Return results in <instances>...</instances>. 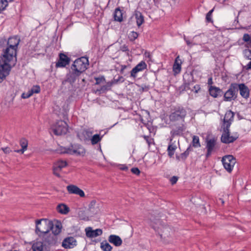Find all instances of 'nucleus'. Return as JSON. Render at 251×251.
Here are the masks:
<instances>
[{
	"label": "nucleus",
	"instance_id": "nucleus-1",
	"mask_svg": "<svg viewBox=\"0 0 251 251\" xmlns=\"http://www.w3.org/2000/svg\"><path fill=\"white\" fill-rule=\"evenodd\" d=\"M20 42L17 37H10L7 42L8 47L4 50L0 58V82L7 76L11 69V62L16 57V50Z\"/></svg>",
	"mask_w": 251,
	"mask_h": 251
},
{
	"label": "nucleus",
	"instance_id": "nucleus-2",
	"mask_svg": "<svg viewBox=\"0 0 251 251\" xmlns=\"http://www.w3.org/2000/svg\"><path fill=\"white\" fill-rule=\"evenodd\" d=\"M234 113L231 110H229L225 114L224 118L223 120L221 128L223 130V133L221 137V141L225 144L232 143L235 141L238 136H230L229 127L233 121Z\"/></svg>",
	"mask_w": 251,
	"mask_h": 251
},
{
	"label": "nucleus",
	"instance_id": "nucleus-3",
	"mask_svg": "<svg viewBox=\"0 0 251 251\" xmlns=\"http://www.w3.org/2000/svg\"><path fill=\"white\" fill-rule=\"evenodd\" d=\"M51 226L52 222L47 219L37 220L36 221L35 232L38 235L39 237H40L43 234L50 232Z\"/></svg>",
	"mask_w": 251,
	"mask_h": 251
},
{
	"label": "nucleus",
	"instance_id": "nucleus-4",
	"mask_svg": "<svg viewBox=\"0 0 251 251\" xmlns=\"http://www.w3.org/2000/svg\"><path fill=\"white\" fill-rule=\"evenodd\" d=\"M88 64V58L82 57L76 59L71 68L81 74L87 69Z\"/></svg>",
	"mask_w": 251,
	"mask_h": 251
},
{
	"label": "nucleus",
	"instance_id": "nucleus-5",
	"mask_svg": "<svg viewBox=\"0 0 251 251\" xmlns=\"http://www.w3.org/2000/svg\"><path fill=\"white\" fill-rule=\"evenodd\" d=\"M149 223L150 225L154 229V230L159 232V229L162 231V233L165 231H168L169 229V227L163 225L159 219H156L152 215H149L148 217Z\"/></svg>",
	"mask_w": 251,
	"mask_h": 251
},
{
	"label": "nucleus",
	"instance_id": "nucleus-6",
	"mask_svg": "<svg viewBox=\"0 0 251 251\" xmlns=\"http://www.w3.org/2000/svg\"><path fill=\"white\" fill-rule=\"evenodd\" d=\"M52 131L56 135L65 134L68 131V125L64 121H58L52 127Z\"/></svg>",
	"mask_w": 251,
	"mask_h": 251
},
{
	"label": "nucleus",
	"instance_id": "nucleus-7",
	"mask_svg": "<svg viewBox=\"0 0 251 251\" xmlns=\"http://www.w3.org/2000/svg\"><path fill=\"white\" fill-rule=\"evenodd\" d=\"M39 237L44 242V244L48 247L49 249L50 246L55 245L58 240L57 236L50 233V231L43 234Z\"/></svg>",
	"mask_w": 251,
	"mask_h": 251
},
{
	"label": "nucleus",
	"instance_id": "nucleus-8",
	"mask_svg": "<svg viewBox=\"0 0 251 251\" xmlns=\"http://www.w3.org/2000/svg\"><path fill=\"white\" fill-rule=\"evenodd\" d=\"M186 115V110L183 107H178L176 108L174 111L170 114L169 118L171 121H176L180 120L183 121Z\"/></svg>",
	"mask_w": 251,
	"mask_h": 251
},
{
	"label": "nucleus",
	"instance_id": "nucleus-9",
	"mask_svg": "<svg viewBox=\"0 0 251 251\" xmlns=\"http://www.w3.org/2000/svg\"><path fill=\"white\" fill-rule=\"evenodd\" d=\"M222 161L225 169L229 173L232 171L236 163L235 158L231 155L224 156Z\"/></svg>",
	"mask_w": 251,
	"mask_h": 251
},
{
	"label": "nucleus",
	"instance_id": "nucleus-10",
	"mask_svg": "<svg viewBox=\"0 0 251 251\" xmlns=\"http://www.w3.org/2000/svg\"><path fill=\"white\" fill-rule=\"evenodd\" d=\"M237 97V88L235 86V83H232L229 86V89L226 91L224 95V100L230 101L234 100Z\"/></svg>",
	"mask_w": 251,
	"mask_h": 251
},
{
	"label": "nucleus",
	"instance_id": "nucleus-11",
	"mask_svg": "<svg viewBox=\"0 0 251 251\" xmlns=\"http://www.w3.org/2000/svg\"><path fill=\"white\" fill-rule=\"evenodd\" d=\"M235 83L236 86L237 93L239 91L240 94L243 98L248 99L250 97V89L244 83Z\"/></svg>",
	"mask_w": 251,
	"mask_h": 251
},
{
	"label": "nucleus",
	"instance_id": "nucleus-12",
	"mask_svg": "<svg viewBox=\"0 0 251 251\" xmlns=\"http://www.w3.org/2000/svg\"><path fill=\"white\" fill-rule=\"evenodd\" d=\"M85 153L84 148L80 145H74L70 147L69 154L71 155H84Z\"/></svg>",
	"mask_w": 251,
	"mask_h": 251
},
{
	"label": "nucleus",
	"instance_id": "nucleus-13",
	"mask_svg": "<svg viewBox=\"0 0 251 251\" xmlns=\"http://www.w3.org/2000/svg\"><path fill=\"white\" fill-rule=\"evenodd\" d=\"M68 164L66 161H64L62 160H60L54 163L53 167V173L56 176L60 177V175L59 174V172L61 171V170L66 167Z\"/></svg>",
	"mask_w": 251,
	"mask_h": 251
},
{
	"label": "nucleus",
	"instance_id": "nucleus-14",
	"mask_svg": "<svg viewBox=\"0 0 251 251\" xmlns=\"http://www.w3.org/2000/svg\"><path fill=\"white\" fill-rule=\"evenodd\" d=\"M80 75V73L76 72V71L71 68L69 73L66 75V79L63 82V83H64L65 82H68L72 85Z\"/></svg>",
	"mask_w": 251,
	"mask_h": 251
},
{
	"label": "nucleus",
	"instance_id": "nucleus-15",
	"mask_svg": "<svg viewBox=\"0 0 251 251\" xmlns=\"http://www.w3.org/2000/svg\"><path fill=\"white\" fill-rule=\"evenodd\" d=\"M206 148L207 149L206 157L207 158L211 155L212 152L216 148V140L214 138L206 139Z\"/></svg>",
	"mask_w": 251,
	"mask_h": 251
},
{
	"label": "nucleus",
	"instance_id": "nucleus-16",
	"mask_svg": "<svg viewBox=\"0 0 251 251\" xmlns=\"http://www.w3.org/2000/svg\"><path fill=\"white\" fill-rule=\"evenodd\" d=\"M86 235L88 238H95L100 236L102 233V230L100 228L93 230L91 227H87L85 228Z\"/></svg>",
	"mask_w": 251,
	"mask_h": 251
},
{
	"label": "nucleus",
	"instance_id": "nucleus-17",
	"mask_svg": "<svg viewBox=\"0 0 251 251\" xmlns=\"http://www.w3.org/2000/svg\"><path fill=\"white\" fill-rule=\"evenodd\" d=\"M67 190L70 194H74L79 195L81 197H84V192L75 185H69L67 186Z\"/></svg>",
	"mask_w": 251,
	"mask_h": 251
},
{
	"label": "nucleus",
	"instance_id": "nucleus-18",
	"mask_svg": "<svg viewBox=\"0 0 251 251\" xmlns=\"http://www.w3.org/2000/svg\"><path fill=\"white\" fill-rule=\"evenodd\" d=\"M147 64L144 61H141L131 71V76L134 78L136 77V74L147 68Z\"/></svg>",
	"mask_w": 251,
	"mask_h": 251
},
{
	"label": "nucleus",
	"instance_id": "nucleus-19",
	"mask_svg": "<svg viewBox=\"0 0 251 251\" xmlns=\"http://www.w3.org/2000/svg\"><path fill=\"white\" fill-rule=\"evenodd\" d=\"M92 132L87 130H82L77 133V136L80 140L86 142L90 140L92 137Z\"/></svg>",
	"mask_w": 251,
	"mask_h": 251
},
{
	"label": "nucleus",
	"instance_id": "nucleus-20",
	"mask_svg": "<svg viewBox=\"0 0 251 251\" xmlns=\"http://www.w3.org/2000/svg\"><path fill=\"white\" fill-rule=\"evenodd\" d=\"M70 59L65 54L60 53L59 55V60L56 64L57 67H64L69 64Z\"/></svg>",
	"mask_w": 251,
	"mask_h": 251
},
{
	"label": "nucleus",
	"instance_id": "nucleus-21",
	"mask_svg": "<svg viewBox=\"0 0 251 251\" xmlns=\"http://www.w3.org/2000/svg\"><path fill=\"white\" fill-rule=\"evenodd\" d=\"M33 251H49L48 247L42 241H38L33 244L32 247Z\"/></svg>",
	"mask_w": 251,
	"mask_h": 251
},
{
	"label": "nucleus",
	"instance_id": "nucleus-22",
	"mask_svg": "<svg viewBox=\"0 0 251 251\" xmlns=\"http://www.w3.org/2000/svg\"><path fill=\"white\" fill-rule=\"evenodd\" d=\"M76 245V241L72 237H68L64 240L62 242V246L66 249L74 248Z\"/></svg>",
	"mask_w": 251,
	"mask_h": 251
},
{
	"label": "nucleus",
	"instance_id": "nucleus-23",
	"mask_svg": "<svg viewBox=\"0 0 251 251\" xmlns=\"http://www.w3.org/2000/svg\"><path fill=\"white\" fill-rule=\"evenodd\" d=\"M108 241L116 247L120 246L123 243L121 238L118 235H110L108 238Z\"/></svg>",
	"mask_w": 251,
	"mask_h": 251
},
{
	"label": "nucleus",
	"instance_id": "nucleus-24",
	"mask_svg": "<svg viewBox=\"0 0 251 251\" xmlns=\"http://www.w3.org/2000/svg\"><path fill=\"white\" fill-rule=\"evenodd\" d=\"M186 127L184 124H181V126L176 127V128H173L171 131L172 136L174 137L175 136H180L182 135Z\"/></svg>",
	"mask_w": 251,
	"mask_h": 251
},
{
	"label": "nucleus",
	"instance_id": "nucleus-25",
	"mask_svg": "<svg viewBox=\"0 0 251 251\" xmlns=\"http://www.w3.org/2000/svg\"><path fill=\"white\" fill-rule=\"evenodd\" d=\"M182 62L178 56L175 59V63L173 65V71L175 74H178L181 71V64Z\"/></svg>",
	"mask_w": 251,
	"mask_h": 251
},
{
	"label": "nucleus",
	"instance_id": "nucleus-26",
	"mask_svg": "<svg viewBox=\"0 0 251 251\" xmlns=\"http://www.w3.org/2000/svg\"><path fill=\"white\" fill-rule=\"evenodd\" d=\"M57 211L63 214H66L69 212V208L65 204H59L56 207Z\"/></svg>",
	"mask_w": 251,
	"mask_h": 251
},
{
	"label": "nucleus",
	"instance_id": "nucleus-27",
	"mask_svg": "<svg viewBox=\"0 0 251 251\" xmlns=\"http://www.w3.org/2000/svg\"><path fill=\"white\" fill-rule=\"evenodd\" d=\"M89 210L92 214H96L99 211L98 206L95 201H92L89 205Z\"/></svg>",
	"mask_w": 251,
	"mask_h": 251
},
{
	"label": "nucleus",
	"instance_id": "nucleus-28",
	"mask_svg": "<svg viewBox=\"0 0 251 251\" xmlns=\"http://www.w3.org/2000/svg\"><path fill=\"white\" fill-rule=\"evenodd\" d=\"M210 95L214 98H217L221 92L220 89L215 86H210L209 89Z\"/></svg>",
	"mask_w": 251,
	"mask_h": 251
},
{
	"label": "nucleus",
	"instance_id": "nucleus-29",
	"mask_svg": "<svg viewBox=\"0 0 251 251\" xmlns=\"http://www.w3.org/2000/svg\"><path fill=\"white\" fill-rule=\"evenodd\" d=\"M114 20L116 21L122 22L123 21V13L122 11L119 8H117L114 14Z\"/></svg>",
	"mask_w": 251,
	"mask_h": 251
},
{
	"label": "nucleus",
	"instance_id": "nucleus-30",
	"mask_svg": "<svg viewBox=\"0 0 251 251\" xmlns=\"http://www.w3.org/2000/svg\"><path fill=\"white\" fill-rule=\"evenodd\" d=\"M136 23L138 26H140L144 22V17L141 12L136 11L135 13Z\"/></svg>",
	"mask_w": 251,
	"mask_h": 251
},
{
	"label": "nucleus",
	"instance_id": "nucleus-31",
	"mask_svg": "<svg viewBox=\"0 0 251 251\" xmlns=\"http://www.w3.org/2000/svg\"><path fill=\"white\" fill-rule=\"evenodd\" d=\"M100 248L103 251H111L112 249V247L106 241L101 243Z\"/></svg>",
	"mask_w": 251,
	"mask_h": 251
},
{
	"label": "nucleus",
	"instance_id": "nucleus-32",
	"mask_svg": "<svg viewBox=\"0 0 251 251\" xmlns=\"http://www.w3.org/2000/svg\"><path fill=\"white\" fill-rule=\"evenodd\" d=\"M176 149V146L173 144H170L168 147V155L170 157H172L174 154L175 151Z\"/></svg>",
	"mask_w": 251,
	"mask_h": 251
},
{
	"label": "nucleus",
	"instance_id": "nucleus-33",
	"mask_svg": "<svg viewBox=\"0 0 251 251\" xmlns=\"http://www.w3.org/2000/svg\"><path fill=\"white\" fill-rule=\"evenodd\" d=\"M101 139V137H100L99 134H95L92 136L90 138L91 143L92 145H95L100 142Z\"/></svg>",
	"mask_w": 251,
	"mask_h": 251
},
{
	"label": "nucleus",
	"instance_id": "nucleus-34",
	"mask_svg": "<svg viewBox=\"0 0 251 251\" xmlns=\"http://www.w3.org/2000/svg\"><path fill=\"white\" fill-rule=\"evenodd\" d=\"M192 145L195 148H198L201 146L199 138L198 136L196 135H194L193 136Z\"/></svg>",
	"mask_w": 251,
	"mask_h": 251
},
{
	"label": "nucleus",
	"instance_id": "nucleus-35",
	"mask_svg": "<svg viewBox=\"0 0 251 251\" xmlns=\"http://www.w3.org/2000/svg\"><path fill=\"white\" fill-rule=\"evenodd\" d=\"M70 150V147L65 148L63 147H60L58 149H56V151L57 152L59 153H67L69 154V151Z\"/></svg>",
	"mask_w": 251,
	"mask_h": 251
},
{
	"label": "nucleus",
	"instance_id": "nucleus-36",
	"mask_svg": "<svg viewBox=\"0 0 251 251\" xmlns=\"http://www.w3.org/2000/svg\"><path fill=\"white\" fill-rule=\"evenodd\" d=\"M50 230H51V232H50V233L54 234L56 236H57L61 232V228H55L52 223L51 227H50Z\"/></svg>",
	"mask_w": 251,
	"mask_h": 251
},
{
	"label": "nucleus",
	"instance_id": "nucleus-37",
	"mask_svg": "<svg viewBox=\"0 0 251 251\" xmlns=\"http://www.w3.org/2000/svg\"><path fill=\"white\" fill-rule=\"evenodd\" d=\"M29 91L32 95L34 93H39L40 91V88L38 85L33 86Z\"/></svg>",
	"mask_w": 251,
	"mask_h": 251
},
{
	"label": "nucleus",
	"instance_id": "nucleus-38",
	"mask_svg": "<svg viewBox=\"0 0 251 251\" xmlns=\"http://www.w3.org/2000/svg\"><path fill=\"white\" fill-rule=\"evenodd\" d=\"M138 37V34L136 32L132 31L128 35V38L130 41H134Z\"/></svg>",
	"mask_w": 251,
	"mask_h": 251
},
{
	"label": "nucleus",
	"instance_id": "nucleus-39",
	"mask_svg": "<svg viewBox=\"0 0 251 251\" xmlns=\"http://www.w3.org/2000/svg\"><path fill=\"white\" fill-rule=\"evenodd\" d=\"M243 53L246 58L251 60V49L245 50Z\"/></svg>",
	"mask_w": 251,
	"mask_h": 251
},
{
	"label": "nucleus",
	"instance_id": "nucleus-40",
	"mask_svg": "<svg viewBox=\"0 0 251 251\" xmlns=\"http://www.w3.org/2000/svg\"><path fill=\"white\" fill-rule=\"evenodd\" d=\"M8 5L7 0H0V10H4Z\"/></svg>",
	"mask_w": 251,
	"mask_h": 251
},
{
	"label": "nucleus",
	"instance_id": "nucleus-41",
	"mask_svg": "<svg viewBox=\"0 0 251 251\" xmlns=\"http://www.w3.org/2000/svg\"><path fill=\"white\" fill-rule=\"evenodd\" d=\"M20 145L22 148L27 149L28 142L27 140L23 138L20 141Z\"/></svg>",
	"mask_w": 251,
	"mask_h": 251
},
{
	"label": "nucleus",
	"instance_id": "nucleus-42",
	"mask_svg": "<svg viewBox=\"0 0 251 251\" xmlns=\"http://www.w3.org/2000/svg\"><path fill=\"white\" fill-rule=\"evenodd\" d=\"M243 40L246 42H249L251 44V38L248 34H245L243 37Z\"/></svg>",
	"mask_w": 251,
	"mask_h": 251
},
{
	"label": "nucleus",
	"instance_id": "nucleus-43",
	"mask_svg": "<svg viewBox=\"0 0 251 251\" xmlns=\"http://www.w3.org/2000/svg\"><path fill=\"white\" fill-rule=\"evenodd\" d=\"M95 80L96 81V84L98 85L105 81V78L103 76L100 77H96Z\"/></svg>",
	"mask_w": 251,
	"mask_h": 251
},
{
	"label": "nucleus",
	"instance_id": "nucleus-44",
	"mask_svg": "<svg viewBox=\"0 0 251 251\" xmlns=\"http://www.w3.org/2000/svg\"><path fill=\"white\" fill-rule=\"evenodd\" d=\"M213 9H212V10H210L206 14V19L208 22H210L212 21L211 16V14H212V13L213 12Z\"/></svg>",
	"mask_w": 251,
	"mask_h": 251
},
{
	"label": "nucleus",
	"instance_id": "nucleus-45",
	"mask_svg": "<svg viewBox=\"0 0 251 251\" xmlns=\"http://www.w3.org/2000/svg\"><path fill=\"white\" fill-rule=\"evenodd\" d=\"M32 95H31V93L28 91V92L27 93H23L22 94L21 97L23 99H27V98H29Z\"/></svg>",
	"mask_w": 251,
	"mask_h": 251
},
{
	"label": "nucleus",
	"instance_id": "nucleus-46",
	"mask_svg": "<svg viewBox=\"0 0 251 251\" xmlns=\"http://www.w3.org/2000/svg\"><path fill=\"white\" fill-rule=\"evenodd\" d=\"M131 171L134 174L139 175L140 173V171L138 168H133L131 169Z\"/></svg>",
	"mask_w": 251,
	"mask_h": 251
},
{
	"label": "nucleus",
	"instance_id": "nucleus-47",
	"mask_svg": "<svg viewBox=\"0 0 251 251\" xmlns=\"http://www.w3.org/2000/svg\"><path fill=\"white\" fill-rule=\"evenodd\" d=\"M83 211H80L78 215H79V217L82 220H85V221H87L88 220V217L86 216H84L83 215H82L83 213Z\"/></svg>",
	"mask_w": 251,
	"mask_h": 251
},
{
	"label": "nucleus",
	"instance_id": "nucleus-48",
	"mask_svg": "<svg viewBox=\"0 0 251 251\" xmlns=\"http://www.w3.org/2000/svg\"><path fill=\"white\" fill-rule=\"evenodd\" d=\"M178 177L177 176H174L170 179V181L172 184L174 185L177 182Z\"/></svg>",
	"mask_w": 251,
	"mask_h": 251
},
{
	"label": "nucleus",
	"instance_id": "nucleus-49",
	"mask_svg": "<svg viewBox=\"0 0 251 251\" xmlns=\"http://www.w3.org/2000/svg\"><path fill=\"white\" fill-rule=\"evenodd\" d=\"M201 89V87L199 85H196L194 86L193 89H192L193 91H194L195 93H197Z\"/></svg>",
	"mask_w": 251,
	"mask_h": 251
},
{
	"label": "nucleus",
	"instance_id": "nucleus-50",
	"mask_svg": "<svg viewBox=\"0 0 251 251\" xmlns=\"http://www.w3.org/2000/svg\"><path fill=\"white\" fill-rule=\"evenodd\" d=\"M1 150L3 151V152L6 153L8 154L11 152V150L9 147H6L4 148H1Z\"/></svg>",
	"mask_w": 251,
	"mask_h": 251
},
{
	"label": "nucleus",
	"instance_id": "nucleus-51",
	"mask_svg": "<svg viewBox=\"0 0 251 251\" xmlns=\"http://www.w3.org/2000/svg\"><path fill=\"white\" fill-rule=\"evenodd\" d=\"M121 50L123 51H128V46L126 45H124L122 46L120 48Z\"/></svg>",
	"mask_w": 251,
	"mask_h": 251
},
{
	"label": "nucleus",
	"instance_id": "nucleus-52",
	"mask_svg": "<svg viewBox=\"0 0 251 251\" xmlns=\"http://www.w3.org/2000/svg\"><path fill=\"white\" fill-rule=\"evenodd\" d=\"M119 169L121 170L127 171L128 170V167L125 165H120Z\"/></svg>",
	"mask_w": 251,
	"mask_h": 251
},
{
	"label": "nucleus",
	"instance_id": "nucleus-53",
	"mask_svg": "<svg viewBox=\"0 0 251 251\" xmlns=\"http://www.w3.org/2000/svg\"><path fill=\"white\" fill-rule=\"evenodd\" d=\"M189 154L188 151H185L184 152L182 153L181 154V157L183 158H185Z\"/></svg>",
	"mask_w": 251,
	"mask_h": 251
},
{
	"label": "nucleus",
	"instance_id": "nucleus-54",
	"mask_svg": "<svg viewBox=\"0 0 251 251\" xmlns=\"http://www.w3.org/2000/svg\"><path fill=\"white\" fill-rule=\"evenodd\" d=\"M144 138L146 140V142L149 144V145H150L151 143V139H150L149 137L148 136H144Z\"/></svg>",
	"mask_w": 251,
	"mask_h": 251
},
{
	"label": "nucleus",
	"instance_id": "nucleus-55",
	"mask_svg": "<svg viewBox=\"0 0 251 251\" xmlns=\"http://www.w3.org/2000/svg\"><path fill=\"white\" fill-rule=\"evenodd\" d=\"M245 68L247 70L251 69V61L246 66H245Z\"/></svg>",
	"mask_w": 251,
	"mask_h": 251
},
{
	"label": "nucleus",
	"instance_id": "nucleus-56",
	"mask_svg": "<svg viewBox=\"0 0 251 251\" xmlns=\"http://www.w3.org/2000/svg\"><path fill=\"white\" fill-rule=\"evenodd\" d=\"M127 66L126 65H122L121 66V73L123 74L124 70L126 69Z\"/></svg>",
	"mask_w": 251,
	"mask_h": 251
},
{
	"label": "nucleus",
	"instance_id": "nucleus-57",
	"mask_svg": "<svg viewBox=\"0 0 251 251\" xmlns=\"http://www.w3.org/2000/svg\"><path fill=\"white\" fill-rule=\"evenodd\" d=\"M213 83L212 82V78L211 77L209 78L208 80V84L209 85H211Z\"/></svg>",
	"mask_w": 251,
	"mask_h": 251
},
{
	"label": "nucleus",
	"instance_id": "nucleus-58",
	"mask_svg": "<svg viewBox=\"0 0 251 251\" xmlns=\"http://www.w3.org/2000/svg\"><path fill=\"white\" fill-rule=\"evenodd\" d=\"M54 227L55 228H61V225L60 223H58L57 224H56L54 226Z\"/></svg>",
	"mask_w": 251,
	"mask_h": 251
},
{
	"label": "nucleus",
	"instance_id": "nucleus-59",
	"mask_svg": "<svg viewBox=\"0 0 251 251\" xmlns=\"http://www.w3.org/2000/svg\"><path fill=\"white\" fill-rule=\"evenodd\" d=\"M25 150H26V149L22 148V149L20 150V152H21V153L23 154V153H24V152H25Z\"/></svg>",
	"mask_w": 251,
	"mask_h": 251
},
{
	"label": "nucleus",
	"instance_id": "nucleus-60",
	"mask_svg": "<svg viewBox=\"0 0 251 251\" xmlns=\"http://www.w3.org/2000/svg\"><path fill=\"white\" fill-rule=\"evenodd\" d=\"M192 151V148L191 146H189L187 149L186 150V151H188L189 153Z\"/></svg>",
	"mask_w": 251,
	"mask_h": 251
},
{
	"label": "nucleus",
	"instance_id": "nucleus-61",
	"mask_svg": "<svg viewBox=\"0 0 251 251\" xmlns=\"http://www.w3.org/2000/svg\"><path fill=\"white\" fill-rule=\"evenodd\" d=\"M186 43H187V44L188 46H190V45H191V42H190L189 41H188V40H186Z\"/></svg>",
	"mask_w": 251,
	"mask_h": 251
},
{
	"label": "nucleus",
	"instance_id": "nucleus-62",
	"mask_svg": "<svg viewBox=\"0 0 251 251\" xmlns=\"http://www.w3.org/2000/svg\"><path fill=\"white\" fill-rule=\"evenodd\" d=\"M219 200L221 201V202H222V204L224 203V201H223V199H220Z\"/></svg>",
	"mask_w": 251,
	"mask_h": 251
},
{
	"label": "nucleus",
	"instance_id": "nucleus-63",
	"mask_svg": "<svg viewBox=\"0 0 251 251\" xmlns=\"http://www.w3.org/2000/svg\"><path fill=\"white\" fill-rule=\"evenodd\" d=\"M15 152H20V150L15 151Z\"/></svg>",
	"mask_w": 251,
	"mask_h": 251
},
{
	"label": "nucleus",
	"instance_id": "nucleus-64",
	"mask_svg": "<svg viewBox=\"0 0 251 251\" xmlns=\"http://www.w3.org/2000/svg\"><path fill=\"white\" fill-rule=\"evenodd\" d=\"M160 236L161 238H162V236H163V234H160Z\"/></svg>",
	"mask_w": 251,
	"mask_h": 251
}]
</instances>
